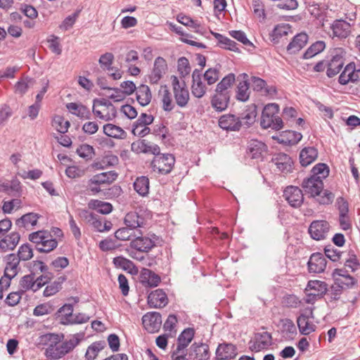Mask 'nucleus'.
<instances>
[{"mask_svg":"<svg viewBox=\"0 0 360 360\" xmlns=\"http://www.w3.org/2000/svg\"><path fill=\"white\" fill-rule=\"evenodd\" d=\"M302 186L306 194H309L311 197L317 196V200L320 204H330L335 198L332 192L328 190L323 191V181L318 176L311 175L309 178L304 179Z\"/></svg>","mask_w":360,"mask_h":360,"instance_id":"f257e3e1","label":"nucleus"},{"mask_svg":"<svg viewBox=\"0 0 360 360\" xmlns=\"http://www.w3.org/2000/svg\"><path fill=\"white\" fill-rule=\"evenodd\" d=\"M279 106L276 103L266 105L262 113L260 125L263 129L280 130L283 127L282 119L278 115Z\"/></svg>","mask_w":360,"mask_h":360,"instance_id":"f03ea898","label":"nucleus"},{"mask_svg":"<svg viewBox=\"0 0 360 360\" xmlns=\"http://www.w3.org/2000/svg\"><path fill=\"white\" fill-rule=\"evenodd\" d=\"M29 240L35 244L37 250L40 252H50L58 245V241L46 231H38L29 236Z\"/></svg>","mask_w":360,"mask_h":360,"instance_id":"7ed1b4c3","label":"nucleus"},{"mask_svg":"<svg viewBox=\"0 0 360 360\" xmlns=\"http://www.w3.org/2000/svg\"><path fill=\"white\" fill-rule=\"evenodd\" d=\"M92 112L96 117L105 122L111 121L117 116L115 107L105 98L94 100Z\"/></svg>","mask_w":360,"mask_h":360,"instance_id":"20e7f679","label":"nucleus"},{"mask_svg":"<svg viewBox=\"0 0 360 360\" xmlns=\"http://www.w3.org/2000/svg\"><path fill=\"white\" fill-rule=\"evenodd\" d=\"M63 335L49 333L44 336L47 347L45 350V356L51 360L60 359L64 356L61 340Z\"/></svg>","mask_w":360,"mask_h":360,"instance_id":"39448f33","label":"nucleus"},{"mask_svg":"<svg viewBox=\"0 0 360 360\" xmlns=\"http://www.w3.org/2000/svg\"><path fill=\"white\" fill-rule=\"evenodd\" d=\"M327 290L328 285L325 282L318 280L309 281L304 290V300L306 303L314 304L321 299Z\"/></svg>","mask_w":360,"mask_h":360,"instance_id":"423d86ee","label":"nucleus"},{"mask_svg":"<svg viewBox=\"0 0 360 360\" xmlns=\"http://www.w3.org/2000/svg\"><path fill=\"white\" fill-rule=\"evenodd\" d=\"M175 163V158L172 154H160L155 156L152 162L151 167L153 171L160 174H169Z\"/></svg>","mask_w":360,"mask_h":360,"instance_id":"0eeeda50","label":"nucleus"},{"mask_svg":"<svg viewBox=\"0 0 360 360\" xmlns=\"http://www.w3.org/2000/svg\"><path fill=\"white\" fill-rule=\"evenodd\" d=\"M171 79L176 103L180 108L186 107L190 99V96L185 82H180L178 77L174 75L171 77Z\"/></svg>","mask_w":360,"mask_h":360,"instance_id":"6e6552de","label":"nucleus"},{"mask_svg":"<svg viewBox=\"0 0 360 360\" xmlns=\"http://www.w3.org/2000/svg\"><path fill=\"white\" fill-rule=\"evenodd\" d=\"M345 51L341 48L335 49L331 53V59L327 64L326 74L333 77L338 75L344 65Z\"/></svg>","mask_w":360,"mask_h":360,"instance_id":"1a4fd4ad","label":"nucleus"},{"mask_svg":"<svg viewBox=\"0 0 360 360\" xmlns=\"http://www.w3.org/2000/svg\"><path fill=\"white\" fill-rule=\"evenodd\" d=\"M330 225L325 220L313 221L309 226L308 232L311 238L316 240H324L329 232Z\"/></svg>","mask_w":360,"mask_h":360,"instance_id":"9d476101","label":"nucleus"},{"mask_svg":"<svg viewBox=\"0 0 360 360\" xmlns=\"http://www.w3.org/2000/svg\"><path fill=\"white\" fill-rule=\"evenodd\" d=\"M272 344L271 335L268 332L258 333L255 334L252 340L249 342V348L252 352H260L268 347Z\"/></svg>","mask_w":360,"mask_h":360,"instance_id":"9b49d317","label":"nucleus"},{"mask_svg":"<svg viewBox=\"0 0 360 360\" xmlns=\"http://www.w3.org/2000/svg\"><path fill=\"white\" fill-rule=\"evenodd\" d=\"M310 318H314L311 308L307 309L297 318V323L301 334L307 335L315 331L316 326L309 321Z\"/></svg>","mask_w":360,"mask_h":360,"instance_id":"f8f14e48","label":"nucleus"},{"mask_svg":"<svg viewBox=\"0 0 360 360\" xmlns=\"http://www.w3.org/2000/svg\"><path fill=\"white\" fill-rule=\"evenodd\" d=\"M167 70L166 60L162 57H158L154 62L153 68L148 75L149 82L157 84L163 77Z\"/></svg>","mask_w":360,"mask_h":360,"instance_id":"ddd939ff","label":"nucleus"},{"mask_svg":"<svg viewBox=\"0 0 360 360\" xmlns=\"http://www.w3.org/2000/svg\"><path fill=\"white\" fill-rule=\"evenodd\" d=\"M144 328L150 333L158 332L162 325V318L156 311L148 312L142 317Z\"/></svg>","mask_w":360,"mask_h":360,"instance_id":"4468645a","label":"nucleus"},{"mask_svg":"<svg viewBox=\"0 0 360 360\" xmlns=\"http://www.w3.org/2000/svg\"><path fill=\"white\" fill-rule=\"evenodd\" d=\"M283 196L289 205L293 207H300L304 200L302 191L297 186H288L284 191Z\"/></svg>","mask_w":360,"mask_h":360,"instance_id":"2eb2a0df","label":"nucleus"},{"mask_svg":"<svg viewBox=\"0 0 360 360\" xmlns=\"http://www.w3.org/2000/svg\"><path fill=\"white\" fill-rule=\"evenodd\" d=\"M359 81H360V69H356L354 63H349L340 75L339 82L342 85H345L349 82L354 83Z\"/></svg>","mask_w":360,"mask_h":360,"instance_id":"dca6fc26","label":"nucleus"},{"mask_svg":"<svg viewBox=\"0 0 360 360\" xmlns=\"http://www.w3.org/2000/svg\"><path fill=\"white\" fill-rule=\"evenodd\" d=\"M241 125L240 118L232 114L224 115L219 120V126L226 131H238Z\"/></svg>","mask_w":360,"mask_h":360,"instance_id":"f3484780","label":"nucleus"},{"mask_svg":"<svg viewBox=\"0 0 360 360\" xmlns=\"http://www.w3.org/2000/svg\"><path fill=\"white\" fill-rule=\"evenodd\" d=\"M271 161L281 172L288 173L292 171L293 162L291 158L285 153L275 154Z\"/></svg>","mask_w":360,"mask_h":360,"instance_id":"a211bd4d","label":"nucleus"},{"mask_svg":"<svg viewBox=\"0 0 360 360\" xmlns=\"http://www.w3.org/2000/svg\"><path fill=\"white\" fill-rule=\"evenodd\" d=\"M267 152L264 143L258 140H251L248 146V153L252 159L262 160Z\"/></svg>","mask_w":360,"mask_h":360,"instance_id":"6ab92c4d","label":"nucleus"},{"mask_svg":"<svg viewBox=\"0 0 360 360\" xmlns=\"http://www.w3.org/2000/svg\"><path fill=\"white\" fill-rule=\"evenodd\" d=\"M18 265L19 262L17 260L16 255L14 254L9 255L7 259V263L4 270V276H2L1 279L8 280L7 281L10 285L11 279L14 278L18 272Z\"/></svg>","mask_w":360,"mask_h":360,"instance_id":"aec40b11","label":"nucleus"},{"mask_svg":"<svg viewBox=\"0 0 360 360\" xmlns=\"http://www.w3.org/2000/svg\"><path fill=\"white\" fill-rule=\"evenodd\" d=\"M326 267V260L321 253H314L308 262L309 271L311 273L323 272Z\"/></svg>","mask_w":360,"mask_h":360,"instance_id":"412c9836","label":"nucleus"},{"mask_svg":"<svg viewBox=\"0 0 360 360\" xmlns=\"http://www.w3.org/2000/svg\"><path fill=\"white\" fill-rule=\"evenodd\" d=\"M168 302L166 293L161 289L152 291L148 296V303L150 307L160 308Z\"/></svg>","mask_w":360,"mask_h":360,"instance_id":"4be33fe9","label":"nucleus"},{"mask_svg":"<svg viewBox=\"0 0 360 360\" xmlns=\"http://www.w3.org/2000/svg\"><path fill=\"white\" fill-rule=\"evenodd\" d=\"M237 354L236 347L231 343L219 344L216 350V356L219 360L233 359Z\"/></svg>","mask_w":360,"mask_h":360,"instance_id":"5701e85b","label":"nucleus"},{"mask_svg":"<svg viewBox=\"0 0 360 360\" xmlns=\"http://www.w3.org/2000/svg\"><path fill=\"white\" fill-rule=\"evenodd\" d=\"M191 360H208L210 359L209 347L206 344L194 343L189 353Z\"/></svg>","mask_w":360,"mask_h":360,"instance_id":"b1692460","label":"nucleus"},{"mask_svg":"<svg viewBox=\"0 0 360 360\" xmlns=\"http://www.w3.org/2000/svg\"><path fill=\"white\" fill-rule=\"evenodd\" d=\"M131 148L133 150H136L138 153H151L155 156L160 152V147L157 144L147 142L146 140L133 143L131 144Z\"/></svg>","mask_w":360,"mask_h":360,"instance_id":"393cba45","label":"nucleus"},{"mask_svg":"<svg viewBox=\"0 0 360 360\" xmlns=\"http://www.w3.org/2000/svg\"><path fill=\"white\" fill-rule=\"evenodd\" d=\"M140 281L144 286L153 288L158 285L160 277L151 270L143 268L140 274Z\"/></svg>","mask_w":360,"mask_h":360,"instance_id":"a878e982","label":"nucleus"},{"mask_svg":"<svg viewBox=\"0 0 360 360\" xmlns=\"http://www.w3.org/2000/svg\"><path fill=\"white\" fill-rule=\"evenodd\" d=\"M193 77V84L191 86V92L192 94L198 98H200L205 96L206 94L207 88L205 85L202 83L200 72L197 70H195L192 75Z\"/></svg>","mask_w":360,"mask_h":360,"instance_id":"bb28decb","label":"nucleus"},{"mask_svg":"<svg viewBox=\"0 0 360 360\" xmlns=\"http://www.w3.org/2000/svg\"><path fill=\"white\" fill-rule=\"evenodd\" d=\"M333 31V36L338 38H346L350 33V24L342 20H337L333 22L330 27Z\"/></svg>","mask_w":360,"mask_h":360,"instance_id":"cd10ccee","label":"nucleus"},{"mask_svg":"<svg viewBox=\"0 0 360 360\" xmlns=\"http://www.w3.org/2000/svg\"><path fill=\"white\" fill-rule=\"evenodd\" d=\"M230 97L231 95L215 92L211 98V105L216 111L222 112L228 108Z\"/></svg>","mask_w":360,"mask_h":360,"instance_id":"c85d7f7f","label":"nucleus"},{"mask_svg":"<svg viewBox=\"0 0 360 360\" xmlns=\"http://www.w3.org/2000/svg\"><path fill=\"white\" fill-rule=\"evenodd\" d=\"M307 41L308 35L306 33L301 32L297 34L288 45V52L291 54L297 53L306 45Z\"/></svg>","mask_w":360,"mask_h":360,"instance_id":"c756f323","label":"nucleus"},{"mask_svg":"<svg viewBox=\"0 0 360 360\" xmlns=\"http://www.w3.org/2000/svg\"><path fill=\"white\" fill-rule=\"evenodd\" d=\"M302 138V135L297 131L288 130L282 131L276 138L277 141L285 145H295Z\"/></svg>","mask_w":360,"mask_h":360,"instance_id":"7c9ffc66","label":"nucleus"},{"mask_svg":"<svg viewBox=\"0 0 360 360\" xmlns=\"http://www.w3.org/2000/svg\"><path fill=\"white\" fill-rule=\"evenodd\" d=\"M155 245V242L148 237L136 236L131 241V247L140 251L148 252Z\"/></svg>","mask_w":360,"mask_h":360,"instance_id":"2f4dec72","label":"nucleus"},{"mask_svg":"<svg viewBox=\"0 0 360 360\" xmlns=\"http://www.w3.org/2000/svg\"><path fill=\"white\" fill-rule=\"evenodd\" d=\"M66 108L71 114L81 119L89 120L91 118L89 110L80 103H68L66 104Z\"/></svg>","mask_w":360,"mask_h":360,"instance_id":"473e14b6","label":"nucleus"},{"mask_svg":"<svg viewBox=\"0 0 360 360\" xmlns=\"http://www.w3.org/2000/svg\"><path fill=\"white\" fill-rule=\"evenodd\" d=\"M39 218L38 214L30 212L18 219L15 225L20 229H31L37 224Z\"/></svg>","mask_w":360,"mask_h":360,"instance_id":"72a5a7b5","label":"nucleus"},{"mask_svg":"<svg viewBox=\"0 0 360 360\" xmlns=\"http://www.w3.org/2000/svg\"><path fill=\"white\" fill-rule=\"evenodd\" d=\"M318 157V151L314 147H306L300 153V162L302 166L307 167L314 162Z\"/></svg>","mask_w":360,"mask_h":360,"instance_id":"f704fd0d","label":"nucleus"},{"mask_svg":"<svg viewBox=\"0 0 360 360\" xmlns=\"http://www.w3.org/2000/svg\"><path fill=\"white\" fill-rule=\"evenodd\" d=\"M20 238V234L18 233H11L8 236L0 240V249L3 252L13 250L18 244Z\"/></svg>","mask_w":360,"mask_h":360,"instance_id":"c9c22d12","label":"nucleus"},{"mask_svg":"<svg viewBox=\"0 0 360 360\" xmlns=\"http://www.w3.org/2000/svg\"><path fill=\"white\" fill-rule=\"evenodd\" d=\"M236 81L235 75L230 73L225 76L217 85L215 92L231 95L230 90Z\"/></svg>","mask_w":360,"mask_h":360,"instance_id":"e433bc0d","label":"nucleus"},{"mask_svg":"<svg viewBox=\"0 0 360 360\" xmlns=\"http://www.w3.org/2000/svg\"><path fill=\"white\" fill-rule=\"evenodd\" d=\"M103 129V133L109 137L124 139L127 136V133L122 128L113 124H104Z\"/></svg>","mask_w":360,"mask_h":360,"instance_id":"4c0bfd02","label":"nucleus"},{"mask_svg":"<svg viewBox=\"0 0 360 360\" xmlns=\"http://www.w3.org/2000/svg\"><path fill=\"white\" fill-rule=\"evenodd\" d=\"M117 177V174L114 171L102 172L93 176L91 178V182L101 185L110 184Z\"/></svg>","mask_w":360,"mask_h":360,"instance_id":"58836bf2","label":"nucleus"},{"mask_svg":"<svg viewBox=\"0 0 360 360\" xmlns=\"http://www.w3.org/2000/svg\"><path fill=\"white\" fill-rule=\"evenodd\" d=\"M244 80L239 82L237 86L236 98L238 101L245 102L247 101L250 98V83L248 82V75L244 74Z\"/></svg>","mask_w":360,"mask_h":360,"instance_id":"ea45409f","label":"nucleus"},{"mask_svg":"<svg viewBox=\"0 0 360 360\" xmlns=\"http://www.w3.org/2000/svg\"><path fill=\"white\" fill-rule=\"evenodd\" d=\"M124 224L129 229L134 230L142 227L144 224V219L136 212H131L124 217Z\"/></svg>","mask_w":360,"mask_h":360,"instance_id":"a19ab883","label":"nucleus"},{"mask_svg":"<svg viewBox=\"0 0 360 360\" xmlns=\"http://www.w3.org/2000/svg\"><path fill=\"white\" fill-rule=\"evenodd\" d=\"M152 98V94L148 86L146 84L140 85L136 89V100L142 106H146L150 103Z\"/></svg>","mask_w":360,"mask_h":360,"instance_id":"79ce46f5","label":"nucleus"},{"mask_svg":"<svg viewBox=\"0 0 360 360\" xmlns=\"http://www.w3.org/2000/svg\"><path fill=\"white\" fill-rule=\"evenodd\" d=\"M289 33H292V30L288 24H279L274 28L270 34V38L274 43H278L281 38L287 36Z\"/></svg>","mask_w":360,"mask_h":360,"instance_id":"37998d69","label":"nucleus"},{"mask_svg":"<svg viewBox=\"0 0 360 360\" xmlns=\"http://www.w3.org/2000/svg\"><path fill=\"white\" fill-rule=\"evenodd\" d=\"M162 108L165 111H171L174 108V103L172 101V95L166 86H161L159 91Z\"/></svg>","mask_w":360,"mask_h":360,"instance_id":"c03bdc74","label":"nucleus"},{"mask_svg":"<svg viewBox=\"0 0 360 360\" xmlns=\"http://www.w3.org/2000/svg\"><path fill=\"white\" fill-rule=\"evenodd\" d=\"M194 330L192 328L185 329L178 338L176 348L179 350H184L190 344L194 337Z\"/></svg>","mask_w":360,"mask_h":360,"instance_id":"a18cd8bd","label":"nucleus"},{"mask_svg":"<svg viewBox=\"0 0 360 360\" xmlns=\"http://www.w3.org/2000/svg\"><path fill=\"white\" fill-rule=\"evenodd\" d=\"M281 330L287 338L292 339L297 335V328L293 321L289 319L281 320Z\"/></svg>","mask_w":360,"mask_h":360,"instance_id":"49530a36","label":"nucleus"},{"mask_svg":"<svg viewBox=\"0 0 360 360\" xmlns=\"http://www.w3.org/2000/svg\"><path fill=\"white\" fill-rule=\"evenodd\" d=\"M89 209L96 210L99 213L108 214L112 210V205L110 202L98 200H91L88 203Z\"/></svg>","mask_w":360,"mask_h":360,"instance_id":"de8ad7c7","label":"nucleus"},{"mask_svg":"<svg viewBox=\"0 0 360 360\" xmlns=\"http://www.w3.org/2000/svg\"><path fill=\"white\" fill-rule=\"evenodd\" d=\"M134 188L140 195L146 196L149 192L148 178L144 176L137 177L134 182Z\"/></svg>","mask_w":360,"mask_h":360,"instance_id":"09e8293b","label":"nucleus"},{"mask_svg":"<svg viewBox=\"0 0 360 360\" xmlns=\"http://www.w3.org/2000/svg\"><path fill=\"white\" fill-rule=\"evenodd\" d=\"M212 34L218 40L220 47L233 51H238L237 44L229 38L221 35L219 33L211 32Z\"/></svg>","mask_w":360,"mask_h":360,"instance_id":"8fccbe9b","label":"nucleus"},{"mask_svg":"<svg viewBox=\"0 0 360 360\" xmlns=\"http://www.w3.org/2000/svg\"><path fill=\"white\" fill-rule=\"evenodd\" d=\"M39 284H34V276L32 274L24 276L20 281V290L22 292L27 290L37 291V287Z\"/></svg>","mask_w":360,"mask_h":360,"instance_id":"3c124183","label":"nucleus"},{"mask_svg":"<svg viewBox=\"0 0 360 360\" xmlns=\"http://www.w3.org/2000/svg\"><path fill=\"white\" fill-rule=\"evenodd\" d=\"M90 224L98 232L109 231L112 227V224L110 221L103 220L97 215H95Z\"/></svg>","mask_w":360,"mask_h":360,"instance_id":"603ef678","label":"nucleus"},{"mask_svg":"<svg viewBox=\"0 0 360 360\" xmlns=\"http://www.w3.org/2000/svg\"><path fill=\"white\" fill-rule=\"evenodd\" d=\"M326 48V44L323 41H317L311 44L304 52L303 58L304 59L311 58L323 51Z\"/></svg>","mask_w":360,"mask_h":360,"instance_id":"864d4df0","label":"nucleus"},{"mask_svg":"<svg viewBox=\"0 0 360 360\" xmlns=\"http://www.w3.org/2000/svg\"><path fill=\"white\" fill-rule=\"evenodd\" d=\"M80 338L79 334L72 335L68 340L62 342L64 356L72 352L79 343Z\"/></svg>","mask_w":360,"mask_h":360,"instance_id":"5fc2aeb1","label":"nucleus"},{"mask_svg":"<svg viewBox=\"0 0 360 360\" xmlns=\"http://www.w3.org/2000/svg\"><path fill=\"white\" fill-rule=\"evenodd\" d=\"M65 277L60 276L53 283L48 285L44 290V296L50 297L56 294L62 288V283L65 281Z\"/></svg>","mask_w":360,"mask_h":360,"instance_id":"6e6d98bb","label":"nucleus"},{"mask_svg":"<svg viewBox=\"0 0 360 360\" xmlns=\"http://www.w3.org/2000/svg\"><path fill=\"white\" fill-rule=\"evenodd\" d=\"M105 346L103 342H95L91 344L88 348L85 354L86 360H94L97 356L98 352L101 351Z\"/></svg>","mask_w":360,"mask_h":360,"instance_id":"4d7b16f0","label":"nucleus"},{"mask_svg":"<svg viewBox=\"0 0 360 360\" xmlns=\"http://www.w3.org/2000/svg\"><path fill=\"white\" fill-rule=\"evenodd\" d=\"M18 262L20 261H27L32 258L33 250L29 244H23L20 246L18 255H16Z\"/></svg>","mask_w":360,"mask_h":360,"instance_id":"13d9d810","label":"nucleus"},{"mask_svg":"<svg viewBox=\"0 0 360 360\" xmlns=\"http://www.w3.org/2000/svg\"><path fill=\"white\" fill-rule=\"evenodd\" d=\"M52 125L58 132L65 134L68 130L70 122L62 116L56 115L53 119Z\"/></svg>","mask_w":360,"mask_h":360,"instance_id":"bf43d9fd","label":"nucleus"},{"mask_svg":"<svg viewBox=\"0 0 360 360\" xmlns=\"http://www.w3.org/2000/svg\"><path fill=\"white\" fill-rule=\"evenodd\" d=\"M16 174L23 179L37 180L42 175V171L39 169H34L28 172L25 169L17 171Z\"/></svg>","mask_w":360,"mask_h":360,"instance_id":"052dcab7","label":"nucleus"},{"mask_svg":"<svg viewBox=\"0 0 360 360\" xmlns=\"http://www.w3.org/2000/svg\"><path fill=\"white\" fill-rule=\"evenodd\" d=\"M257 111L256 107L252 106L249 109L246 110L244 113V116L241 118L242 124H245L249 127L256 120Z\"/></svg>","mask_w":360,"mask_h":360,"instance_id":"680f3d73","label":"nucleus"},{"mask_svg":"<svg viewBox=\"0 0 360 360\" xmlns=\"http://www.w3.org/2000/svg\"><path fill=\"white\" fill-rule=\"evenodd\" d=\"M49 48L55 54L59 56L62 53V47L60 43V39L55 35H51L47 38Z\"/></svg>","mask_w":360,"mask_h":360,"instance_id":"e2e57ef3","label":"nucleus"},{"mask_svg":"<svg viewBox=\"0 0 360 360\" xmlns=\"http://www.w3.org/2000/svg\"><path fill=\"white\" fill-rule=\"evenodd\" d=\"M114 56L111 53H105L101 56L98 63L101 66L108 71L113 70L114 67H112Z\"/></svg>","mask_w":360,"mask_h":360,"instance_id":"0e129e2a","label":"nucleus"},{"mask_svg":"<svg viewBox=\"0 0 360 360\" xmlns=\"http://www.w3.org/2000/svg\"><path fill=\"white\" fill-rule=\"evenodd\" d=\"M219 78V70L217 68H209L204 73V79L207 84L212 85L214 84Z\"/></svg>","mask_w":360,"mask_h":360,"instance_id":"69168bd1","label":"nucleus"},{"mask_svg":"<svg viewBox=\"0 0 360 360\" xmlns=\"http://www.w3.org/2000/svg\"><path fill=\"white\" fill-rule=\"evenodd\" d=\"M133 236L135 237L136 234H134L133 230L127 226L119 229L115 233V237L120 240H128Z\"/></svg>","mask_w":360,"mask_h":360,"instance_id":"338daca9","label":"nucleus"},{"mask_svg":"<svg viewBox=\"0 0 360 360\" xmlns=\"http://www.w3.org/2000/svg\"><path fill=\"white\" fill-rule=\"evenodd\" d=\"M77 153L81 158L91 159L94 154V149L88 144H83L77 149Z\"/></svg>","mask_w":360,"mask_h":360,"instance_id":"774afa93","label":"nucleus"}]
</instances>
